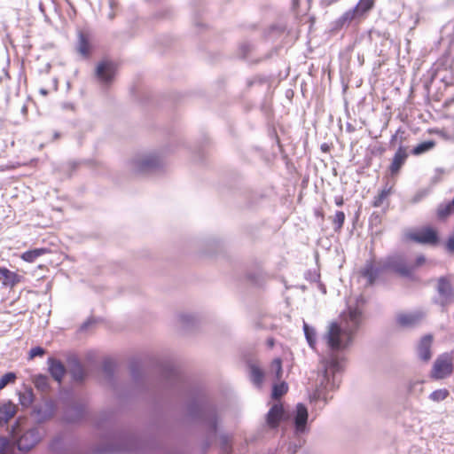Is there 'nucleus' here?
I'll list each match as a JSON object with an SVG mask.
<instances>
[{
  "instance_id": "nucleus-6",
  "label": "nucleus",
  "mask_w": 454,
  "mask_h": 454,
  "mask_svg": "<svg viewBox=\"0 0 454 454\" xmlns=\"http://www.w3.org/2000/svg\"><path fill=\"white\" fill-rule=\"evenodd\" d=\"M162 167L161 159L155 153L137 155L130 161L132 172L137 175L149 174Z\"/></svg>"
},
{
  "instance_id": "nucleus-32",
  "label": "nucleus",
  "mask_w": 454,
  "mask_h": 454,
  "mask_svg": "<svg viewBox=\"0 0 454 454\" xmlns=\"http://www.w3.org/2000/svg\"><path fill=\"white\" fill-rule=\"evenodd\" d=\"M373 5L372 0H360L353 8L356 15H362L372 9Z\"/></svg>"
},
{
  "instance_id": "nucleus-49",
  "label": "nucleus",
  "mask_w": 454,
  "mask_h": 454,
  "mask_svg": "<svg viewBox=\"0 0 454 454\" xmlns=\"http://www.w3.org/2000/svg\"><path fill=\"white\" fill-rule=\"evenodd\" d=\"M425 262H426V257L423 254L417 256V258L415 260V267H419V266L423 265L425 263Z\"/></svg>"
},
{
  "instance_id": "nucleus-30",
  "label": "nucleus",
  "mask_w": 454,
  "mask_h": 454,
  "mask_svg": "<svg viewBox=\"0 0 454 454\" xmlns=\"http://www.w3.org/2000/svg\"><path fill=\"white\" fill-rule=\"evenodd\" d=\"M56 411L55 402L48 400L44 403L43 406L38 410L39 414H43V419H48L53 416Z\"/></svg>"
},
{
  "instance_id": "nucleus-9",
  "label": "nucleus",
  "mask_w": 454,
  "mask_h": 454,
  "mask_svg": "<svg viewBox=\"0 0 454 454\" xmlns=\"http://www.w3.org/2000/svg\"><path fill=\"white\" fill-rule=\"evenodd\" d=\"M436 291L438 297L434 303L444 308L454 301V288L447 277H441L437 281Z\"/></svg>"
},
{
  "instance_id": "nucleus-57",
  "label": "nucleus",
  "mask_w": 454,
  "mask_h": 454,
  "mask_svg": "<svg viewBox=\"0 0 454 454\" xmlns=\"http://www.w3.org/2000/svg\"><path fill=\"white\" fill-rule=\"evenodd\" d=\"M39 92L43 96L48 94V90L46 89H40Z\"/></svg>"
},
{
  "instance_id": "nucleus-14",
  "label": "nucleus",
  "mask_w": 454,
  "mask_h": 454,
  "mask_svg": "<svg viewBox=\"0 0 454 454\" xmlns=\"http://www.w3.org/2000/svg\"><path fill=\"white\" fill-rule=\"evenodd\" d=\"M116 67L112 61L105 60L98 64L96 77L101 84H109L114 78Z\"/></svg>"
},
{
  "instance_id": "nucleus-8",
  "label": "nucleus",
  "mask_w": 454,
  "mask_h": 454,
  "mask_svg": "<svg viewBox=\"0 0 454 454\" xmlns=\"http://www.w3.org/2000/svg\"><path fill=\"white\" fill-rule=\"evenodd\" d=\"M385 270H392L403 277L411 278L414 271V267L407 264L405 259L402 255L388 256L383 262Z\"/></svg>"
},
{
  "instance_id": "nucleus-3",
  "label": "nucleus",
  "mask_w": 454,
  "mask_h": 454,
  "mask_svg": "<svg viewBox=\"0 0 454 454\" xmlns=\"http://www.w3.org/2000/svg\"><path fill=\"white\" fill-rule=\"evenodd\" d=\"M341 371V363L334 355L332 354L329 357L321 359V372L318 374L319 384L310 395L311 402H323L320 409L332 398V396H328V392L339 387L340 382L339 374Z\"/></svg>"
},
{
  "instance_id": "nucleus-56",
  "label": "nucleus",
  "mask_w": 454,
  "mask_h": 454,
  "mask_svg": "<svg viewBox=\"0 0 454 454\" xmlns=\"http://www.w3.org/2000/svg\"><path fill=\"white\" fill-rule=\"evenodd\" d=\"M267 344L270 348H272L274 346V340L273 339H269L267 340Z\"/></svg>"
},
{
  "instance_id": "nucleus-21",
  "label": "nucleus",
  "mask_w": 454,
  "mask_h": 454,
  "mask_svg": "<svg viewBox=\"0 0 454 454\" xmlns=\"http://www.w3.org/2000/svg\"><path fill=\"white\" fill-rule=\"evenodd\" d=\"M0 278L3 286L13 287L20 281V276L17 273L9 270L6 268L0 267Z\"/></svg>"
},
{
  "instance_id": "nucleus-37",
  "label": "nucleus",
  "mask_w": 454,
  "mask_h": 454,
  "mask_svg": "<svg viewBox=\"0 0 454 454\" xmlns=\"http://www.w3.org/2000/svg\"><path fill=\"white\" fill-rule=\"evenodd\" d=\"M114 370L115 363L112 359L107 358L103 361V372L107 377L112 378L114 376Z\"/></svg>"
},
{
  "instance_id": "nucleus-46",
  "label": "nucleus",
  "mask_w": 454,
  "mask_h": 454,
  "mask_svg": "<svg viewBox=\"0 0 454 454\" xmlns=\"http://www.w3.org/2000/svg\"><path fill=\"white\" fill-rule=\"evenodd\" d=\"M45 353H46V350L43 348H42L40 346H36V347L32 348L29 350L28 358L33 359L36 356H43Z\"/></svg>"
},
{
  "instance_id": "nucleus-16",
  "label": "nucleus",
  "mask_w": 454,
  "mask_h": 454,
  "mask_svg": "<svg viewBox=\"0 0 454 454\" xmlns=\"http://www.w3.org/2000/svg\"><path fill=\"white\" fill-rule=\"evenodd\" d=\"M48 372L51 378L61 385L63 378L67 372V369L64 364L54 357H49L47 359Z\"/></svg>"
},
{
  "instance_id": "nucleus-34",
  "label": "nucleus",
  "mask_w": 454,
  "mask_h": 454,
  "mask_svg": "<svg viewBox=\"0 0 454 454\" xmlns=\"http://www.w3.org/2000/svg\"><path fill=\"white\" fill-rule=\"evenodd\" d=\"M43 249H34L26 251L22 254L21 258L27 262H33L36 258L43 254Z\"/></svg>"
},
{
  "instance_id": "nucleus-17",
  "label": "nucleus",
  "mask_w": 454,
  "mask_h": 454,
  "mask_svg": "<svg viewBox=\"0 0 454 454\" xmlns=\"http://www.w3.org/2000/svg\"><path fill=\"white\" fill-rule=\"evenodd\" d=\"M383 271H385L383 264L380 266H375L373 262L367 261L364 268L361 270V276L366 278L367 285L372 286Z\"/></svg>"
},
{
  "instance_id": "nucleus-38",
  "label": "nucleus",
  "mask_w": 454,
  "mask_h": 454,
  "mask_svg": "<svg viewBox=\"0 0 454 454\" xmlns=\"http://www.w3.org/2000/svg\"><path fill=\"white\" fill-rule=\"evenodd\" d=\"M345 221V214L342 211H337L333 220L334 230L340 231Z\"/></svg>"
},
{
  "instance_id": "nucleus-12",
  "label": "nucleus",
  "mask_w": 454,
  "mask_h": 454,
  "mask_svg": "<svg viewBox=\"0 0 454 454\" xmlns=\"http://www.w3.org/2000/svg\"><path fill=\"white\" fill-rule=\"evenodd\" d=\"M87 413V405L84 403L74 402L67 404L63 411V419L67 423H78L83 419Z\"/></svg>"
},
{
  "instance_id": "nucleus-54",
  "label": "nucleus",
  "mask_w": 454,
  "mask_h": 454,
  "mask_svg": "<svg viewBox=\"0 0 454 454\" xmlns=\"http://www.w3.org/2000/svg\"><path fill=\"white\" fill-rule=\"evenodd\" d=\"M222 442H223V444L224 445L223 448H224V450L227 451V437L226 436H222Z\"/></svg>"
},
{
  "instance_id": "nucleus-33",
  "label": "nucleus",
  "mask_w": 454,
  "mask_h": 454,
  "mask_svg": "<svg viewBox=\"0 0 454 454\" xmlns=\"http://www.w3.org/2000/svg\"><path fill=\"white\" fill-rule=\"evenodd\" d=\"M77 50H78V51L83 57H88L89 50H90V44H89V42H88L87 38L82 34L79 35V41H78Z\"/></svg>"
},
{
  "instance_id": "nucleus-42",
  "label": "nucleus",
  "mask_w": 454,
  "mask_h": 454,
  "mask_svg": "<svg viewBox=\"0 0 454 454\" xmlns=\"http://www.w3.org/2000/svg\"><path fill=\"white\" fill-rule=\"evenodd\" d=\"M287 391V385L285 382L276 384L272 388L273 398H278L282 396Z\"/></svg>"
},
{
  "instance_id": "nucleus-11",
  "label": "nucleus",
  "mask_w": 454,
  "mask_h": 454,
  "mask_svg": "<svg viewBox=\"0 0 454 454\" xmlns=\"http://www.w3.org/2000/svg\"><path fill=\"white\" fill-rule=\"evenodd\" d=\"M43 438V433L38 427H33L25 431L18 439L17 446L21 451H28L33 449Z\"/></svg>"
},
{
  "instance_id": "nucleus-43",
  "label": "nucleus",
  "mask_w": 454,
  "mask_h": 454,
  "mask_svg": "<svg viewBox=\"0 0 454 454\" xmlns=\"http://www.w3.org/2000/svg\"><path fill=\"white\" fill-rule=\"evenodd\" d=\"M13 446L10 442L7 437L0 436V454H8Z\"/></svg>"
},
{
  "instance_id": "nucleus-51",
  "label": "nucleus",
  "mask_w": 454,
  "mask_h": 454,
  "mask_svg": "<svg viewBox=\"0 0 454 454\" xmlns=\"http://www.w3.org/2000/svg\"><path fill=\"white\" fill-rule=\"evenodd\" d=\"M334 202H335L336 206L341 207L344 203L343 197L342 196H335Z\"/></svg>"
},
{
  "instance_id": "nucleus-29",
  "label": "nucleus",
  "mask_w": 454,
  "mask_h": 454,
  "mask_svg": "<svg viewBox=\"0 0 454 454\" xmlns=\"http://www.w3.org/2000/svg\"><path fill=\"white\" fill-rule=\"evenodd\" d=\"M435 145V142L433 140L424 141L415 146L411 153L413 155H420L430 150H432Z\"/></svg>"
},
{
  "instance_id": "nucleus-44",
  "label": "nucleus",
  "mask_w": 454,
  "mask_h": 454,
  "mask_svg": "<svg viewBox=\"0 0 454 454\" xmlns=\"http://www.w3.org/2000/svg\"><path fill=\"white\" fill-rule=\"evenodd\" d=\"M430 193L429 189H420L419 190L411 199V203L417 204L424 200Z\"/></svg>"
},
{
  "instance_id": "nucleus-19",
  "label": "nucleus",
  "mask_w": 454,
  "mask_h": 454,
  "mask_svg": "<svg viewBox=\"0 0 454 454\" xmlns=\"http://www.w3.org/2000/svg\"><path fill=\"white\" fill-rule=\"evenodd\" d=\"M433 343V336L431 334L424 335L417 347L418 356L420 360L428 362L432 357L431 347Z\"/></svg>"
},
{
  "instance_id": "nucleus-40",
  "label": "nucleus",
  "mask_w": 454,
  "mask_h": 454,
  "mask_svg": "<svg viewBox=\"0 0 454 454\" xmlns=\"http://www.w3.org/2000/svg\"><path fill=\"white\" fill-rule=\"evenodd\" d=\"M17 376L14 372H7L0 378V390L4 389L8 384L13 383Z\"/></svg>"
},
{
  "instance_id": "nucleus-48",
  "label": "nucleus",
  "mask_w": 454,
  "mask_h": 454,
  "mask_svg": "<svg viewBox=\"0 0 454 454\" xmlns=\"http://www.w3.org/2000/svg\"><path fill=\"white\" fill-rule=\"evenodd\" d=\"M445 247L449 253L454 254V237L451 235L448 238Z\"/></svg>"
},
{
  "instance_id": "nucleus-20",
  "label": "nucleus",
  "mask_w": 454,
  "mask_h": 454,
  "mask_svg": "<svg viewBox=\"0 0 454 454\" xmlns=\"http://www.w3.org/2000/svg\"><path fill=\"white\" fill-rule=\"evenodd\" d=\"M284 417V408L281 404L275 403L271 406L266 415V422L271 428L278 427L279 422Z\"/></svg>"
},
{
  "instance_id": "nucleus-2",
  "label": "nucleus",
  "mask_w": 454,
  "mask_h": 454,
  "mask_svg": "<svg viewBox=\"0 0 454 454\" xmlns=\"http://www.w3.org/2000/svg\"><path fill=\"white\" fill-rule=\"evenodd\" d=\"M98 430H106L103 437L112 442L103 445L99 451L105 454H144L145 442L136 436L119 434L114 430L112 416L101 419L96 425Z\"/></svg>"
},
{
  "instance_id": "nucleus-28",
  "label": "nucleus",
  "mask_w": 454,
  "mask_h": 454,
  "mask_svg": "<svg viewBox=\"0 0 454 454\" xmlns=\"http://www.w3.org/2000/svg\"><path fill=\"white\" fill-rule=\"evenodd\" d=\"M357 16L353 9L345 12L337 20L336 27H342L349 25V23Z\"/></svg>"
},
{
  "instance_id": "nucleus-41",
  "label": "nucleus",
  "mask_w": 454,
  "mask_h": 454,
  "mask_svg": "<svg viewBox=\"0 0 454 454\" xmlns=\"http://www.w3.org/2000/svg\"><path fill=\"white\" fill-rule=\"evenodd\" d=\"M271 372H275L276 379L279 380L282 376V361L280 358H275L270 364Z\"/></svg>"
},
{
  "instance_id": "nucleus-4",
  "label": "nucleus",
  "mask_w": 454,
  "mask_h": 454,
  "mask_svg": "<svg viewBox=\"0 0 454 454\" xmlns=\"http://www.w3.org/2000/svg\"><path fill=\"white\" fill-rule=\"evenodd\" d=\"M187 414L191 419L200 422L209 434H216L219 422L218 410L203 394L197 393L189 401Z\"/></svg>"
},
{
  "instance_id": "nucleus-26",
  "label": "nucleus",
  "mask_w": 454,
  "mask_h": 454,
  "mask_svg": "<svg viewBox=\"0 0 454 454\" xmlns=\"http://www.w3.org/2000/svg\"><path fill=\"white\" fill-rule=\"evenodd\" d=\"M249 370H250V379H251L252 382L258 387L261 386V384L262 383V380H263V377H264V374H263V372L262 371V369L254 364H250Z\"/></svg>"
},
{
  "instance_id": "nucleus-22",
  "label": "nucleus",
  "mask_w": 454,
  "mask_h": 454,
  "mask_svg": "<svg viewBox=\"0 0 454 454\" xmlns=\"http://www.w3.org/2000/svg\"><path fill=\"white\" fill-rule=\"evenodd\" d=\"M17 407L12 402H7L0 406V426H4L15 415Z\"/></svg>"
},
{
  "instance_id": "nucleus-13",
  "label": "nucleus",
  "mask_w": 454,
  "mask_h": 454,
  "mask_svg": "<svg viewBox=\"0 0 454 454\" xmlns=\"http://www.w3.org/2000/svg\"><path fill=\"white\" fill-rule=\"evenodd\" d=\"M426 316V312L421 309H417L407 313H400L396 316V322L400 326L403 327H415L424 320Z\"/></svg>"
},
{
  "instance_id": "nucleus-50",
  "label": "nucleus",
  "mask_w": 454,
  "mask_h": 454,
  "mask_svg": "<svg viewBox=\"0 0 454 454\" xmlns=\"http://www.w3.org/2000/svg\"><path fill=\"white\" fill-rule=\"evenodd\" d=\"M61 443V439L60 438H56L52 441V442L51 443L50 445V448L52 450H57V445L60 444Z\"/></svg>"
},
{
  "instance_id": "nucleus-53",
  "label": "nucleus",
  "mask_w": 454,
  "mask_h": 454,
  "mask_svg": "<svg viewBox=\"0 0 454 454\" xmlns=\"http://www.w3.org/2000/svg\"><path fill=\"white\" fill-rule=\"evenodd\" d=\"M117 2L116 0H108V5H109V8L110 10H114L117 6Z\"/></svg>"
},
{
  "instance_id": "nucleus-60",
  "label": "nucleus",
  "mask_w": 454,
  "mask_h": 454,
  "mask_svg": "<svg viewBox=\"0 0 454 454\" xmlns=\"http://www.w3.org/2000/svg\"><path fill=\"white\" fill-rule=\"evenodd\" d=\"M243 48L248 49V45H244Z\"/></svg>"
},
{
  "instance_id": "nucleus-52",
  "label": "nucleus",
  "mask_w": 454,
  "mask_h": 454,
  "mask_svg": "<svg viewBox=\"0 0 454 454\" xmlns=\"http://www.w3.org/2000/svg\"><path fill=\"white\" fill-rule=\"evenodd\" d=\"M92 323L93 321L90 319L85 321L80 327L81 331H85Z\"/></svg>"
},
{
  "instance_id": "nucleus-58",
  "label": "nucleus",
  "mask_w": 454,
  "mask_h": 454,
  "mask_svg": "<svg viewBox=\"0 0 454 454\" xmlns=\"http://www.w3.org/2000/svg\"><path fill=\"white\" fill-rule=\"evenodd\" d=\"M446 27H452V30H453V33H454V20H451L450 21Z\"/></svg>"
},
{
  "instance_id": "nucleus-5",
  "label": "nucleus",
  "mask_w": 454,
  "mask_h": 454,
  "mask_svg": "<svg viewBox=\"0 0 454 454\" xmlns=\"http://www.w3.org/2000/svg\"><path fill=\"white\" fill-rule=\"evenodd\" d=\"M308 409L303 403H297L292 412L294 427L293 440L281 445L279 454H294L305 442L303 435L308 433Z\"/></svg>"
},
{
  "instance_id": "nucleus-27",
  "label": "nucleus",
  "mask_w": 454,
  "mask_h": 454,
  "mask_svg": "<svg viewBox=\"0 0 454 454\" xmlns=\"http://www.w3.org/2000/svg\"><path fill=\"white\" fill-rule=\"evenodd\" d=\"M72 379L75 381H82L84 379V370L82 365L78 361H74L70 369Z\"/></svg>"
},
{
  "instance_id": "nucleus-15",
  "label": "nucleus",
  "mask_w": 454,
  "mask_h": 454,
  "mask_svg": "<svg viewBox=\"0 0 454 454\" xmlns=\"http://www.w3.org/2000/svg\"><path fill=\"white\" fill-rule=\"evenodd\" d=\"M162 376L171 387H179L184 384V377L181 374L179 369L173 364H168L163 368Z\"/></svg>"
},
{
  "instance_id": "nucleus-25",
  "label": "nucleus",
  "mask_w": 454,
  "mask_h": 454,
  "mask_svg": "<svg viewBox=\"0 0 454 454\" xmlns=\"http://www.w3.org/2000/svg\"><path fill=\"white\" fill-rule=\"evenodd\" d=\"M454 213V199L447 203H441L437 207L436 215L439 220H445Z\"/></svg>"
},
{
  "instance_id": "nucleus-18",
  "label": "nucleus",
  "mask_w": 454,
  "mask_h": 454,
  "mask_svg": "<svg viewBox=\"0 0 454 454\" xmlns=\"http://www.w3.org/2000/svg\"><path fill=\"white\" fill-rule=\"evenodd\" d=\"M408 156V147L400 145L395 153L392 162L389 166V171L392 175L399 172L403 165L405 163Z\"/></svg>"
},
{
  "instance_id": "nucleus-23",
  "label": "nucleus",
  "mask_w": 454,
  "mask_h": 454,
  "mask_svg": "<svg viewBox=\"0 0 454 454\" xmlns=\"http://www.w3.org/2000/svg\"><path fill=\"white\" fill-rule=\"evenodd\" d=\"M33 383L35 388L43 394H46L51 390L50 380L47 375L42 373L35 375L33 377Z\"/></svg>"
},
{
  "instance_id": "nucleus-36",
  "label": "nucleus",
  "mask_w": 454,
  "mask_h": 454,
  "mask_svg": "<svg viewBox=\"0 0 454 454\" xmlns=\"http://www.w3.org/2000/svg\"><path fill=\"white\" fill-rule=\"evenodd\" d=\"M449 395V391L445 388L437 389L429 395V399L434 402H441L445 400Z\"/></svg>"
},
{
  "instance_id": "nucleus-31",
  "label": "nucleus",
  "mask_w": 454,
  "mask_h": 454,
  "mask_svg": "<svg viewBox=\"0 0 454 454\" xmlns=\"http://www.w3.org/2000/svg\"><path fill=\"white\" fill-rule=\"evenodd\" d=\"M19 401L23 407H28L34 401L32 388H27L24 392L19 393Z\"/></svg>"
},
{
  "instance_id": "nucleus-39",
  "label": "nucleus",
  "mask_w": 454,
  "mask_h": 454,
  "mask_svg": "<svg viewBox=\"0 0 454 454\" xmlns=\"http://www.w3.org/2000/svg\"><path fill=\"white\" fill-rule=\"evenodd\" d=\"M130 373L134 381L137 382L142 377V370L138 362L133 361L130 364Z\"/></svg>"
},
{
  "instance_id": "nucleus-24",
  "label": "nucleus",
  "mask_w": 454,
  "mask_h": 454,
  "mask_svg": "<svg viewBox=\"0 0 454 454\" xmlns=\"http://www.w3.org/2000/svg\"><path fill=\"white\" fill-rule=\"evenodd\" d=\"M303 332L309 348L317 350V332L315 328L303 321Z\"/></svg>"
},
{
  "instance_id": "nucleus-7",
  "label": "nucleus",
  "mask_w": 454,
  "mask_h": 454,
  "mask_svg": "<svg viewBox=\"0 0 454 454\" xmlns=\"http://www.w3.org/2000/svg\"><path fill=\"white\" fill-rule=\"evenodd\" d=\"M453 360L452 353L440 355L434 363L431 377L435 380H442L450 376L453 372Z\"/></svg>"
},
{
  "instance_id": "nucleus-1",
  "label": "nucleus",
  "mask_w": 454,
  "mask_h": 454,
  "mask_svg": "<svg viewBox=\"0 0 454 454\" xmlns=\"http://www.w3.org/2000/svg\"><path fill=\"white\" fill-rule=\"evenodd\" d=\"M360 301L364 302V299L360 298L356 307L349 305L347 311L342 313L340 324L332 322L328 325L322 340L331 351L344 350L352 344L354 336L363 321V311L359 308Z\"/></svg>"
},
{
  "instance_id": "nucleus-55",
  "label": "nucleus",
  "mask_w": 454,
  "mask_h": 454,
  "mask_svg": "<svg viewBox=\"0 0 454 454\" xmlns=\"http://www.w3.org/2000/svg\"><path fill=\"white\" fill-rule=\"evenodd\" d=\"M107 16L109 20H113L115 17L114 10H110Z\"/></svg>"
},
{
  "instance_id": "nucleus-10",
  "label": "nucleus",
  "mask_w": 454,
  "mask_h": 454,
  "mask_svg": "<svg viewBox=\"0 0 454 454\" xmlns=\"http://www.w3.org/2000/svg\"><path fill=\"white\" fill-rule=\"evenodd\" d=\"M409 239L424 245L434 246L439 241L437 231L432 227H423L418 231L407 234Z\"/></svg>"
},
{
  "instance_id": "nucleus-47",
  "label": "nucleus",
  "mask_w": 454,
  "mask_h": 454,
  "mask_svg": "<svg viewBox=\"0 0 454 454\" xmlns=\"http://www.w3.org/2000/svg\"><path fill=\"white\" fill-rule=\"evenodd\" d=\"M178 319L184 327L192 325L194 322V317L190 314H181Z\"/></svg>"
},
{
  "instance_id": "nucleus-45",
  "label": "nucleus",
  "mask_w": 454,
  "mask_h": 454,
  "mask_svg": "<svg viewBox=\"0 0 454 454\" xmlns=\"http://www.w3.org/2000/svg\"><path fill=\"white\" fill-rule=\"evenodd\" d=\"M405 134V131L402 129V128H399L395 133L394 135H392L391 138H390V141H389V145L390 146H393L395 145V144L396 143L397 139L399 138L400 139V145H402V142L403 140V135Z\"/></svg>"
},
{
  "instance_id": "nucleus-59",
  "label": "nucleus",
  "mask_w": 454,
  "mask_h": 454,
  "mask_svg": "<svg viewBox=\"0 0 454 454\" xmlns=\"http://www.w3.org/2000/svg\"><path fill=\"white\" fill-rule=\"evenodd\" d=\"M59 137V134L58 132H56V133L54 134V137H55V138H57V137Z\"/></svg>"
},
{
  "instance_id": "nucleus-35",
  "label": "nucleus",
  "mask_w": 454,
  "mask_h": 454,
  "mask_svg": "<svg viewBox=\"0 0 454 454\" xmlns=\"http://www.w3.org/2000/svg\"><path fill=\"white\" fill-rule=\"evenodd\" d=\"M391 188L385 187L382 189L380 193L374 197L372 201V206L375 207H379L382 205L383 201L387 199V197L390 194Z\"/></svg>"
}]
</instances>
